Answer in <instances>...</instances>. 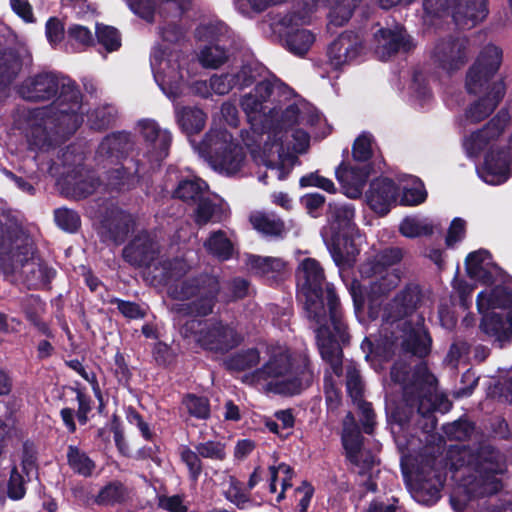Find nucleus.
Returning <instances> with one entry per match:
<instances>
[{
  "instance_id": "1",
  "label": "nucleus",
  "mask_w": 512,
  "mask_h": 512,
  "mask_svg": "<svg viewBox=\"0 0 512 512\" xmlns=\"http://www.w3.org/2000/svg\"><path fill=\"white\" fill-rule=\"evenodd\" d=\"M58 93L49 107L31 112L27 139L30 146L44 150L52 145L48 129L66 136L74 133L83 122L81 94L68 77L54 73H40L27 78L19 88V94L29 101H44Z\"/></svg>"
},
{
  "instance_id": "2",
  "label": "nucleus",
  "mask_w": 512,
  "mask_h": 512,
  "mask_svg": "<svg viewBox=\"0 0 512 512\" xmlns=\"http://www.w3.org/2000/svg\"><path fill=\"white\" fill-rule=\"evenodd\" d=\"M447 458L451 469L460 471L462 486L472 496H486L497 493L502 483L497 475L507 470L504 455L489 445L471 448L464 444L450 446Z\"/></svg>"
},
{
  "instance_id": "3",
  "label": "nucleus",
  "mask_w": 512,
  "mask_h": 512,
  "mask_svg": "<svg viewBox=\"0 0 512 512\" xmlns=\"http://www.w3.org/2000/svg\"><path fill=\"white\" fill-rule=\"evenodd\" d=\"M264 363L250 375L244 376L249 384L263 383L269 391L293 395L311 385L314 373L308 359L295 365L291 351L286 346L271 345L264 351Z\"/></svg>"
},
{
  "instance_id": "4",
  "label": "nucleus",
  "mask_w": 512,
  "mask_h": 512,
  "mask_svg": "<svg viewBox=\"0 0 512 512\" xmlns=\"http://www.w3.org/2000/svg\"><path fill=\"white\" fill-rule=\"evenodd\" d=\"M510 117L508 110H500L483 129L463 139V147L470 157L478 156L484 149H489L480 174L488 184L503 183L510 176L509 157L498 144L499 137L509 123Z\"/></svg>"
},
{
  "instance_id": "5",
  "label": "nucleus",
  "mask_w": 512,
  "mask_h": 512,
  "mask_svg": "<svg viewBox=\"0 0 512 512\" xmlns=\"http://www.w3.org/2000/svg\"><path fill=\"white\" fill-rule=\"evenodd\" d=\"M291 96L292 90L286 84L275 76H270L259 80L250 92L243 95L240 106L252 127H255L257 123L266 126L281 102L289 100ZM258 137L259 133L255 128H252L251 132H241V138L249 148L258 144Z\"/></svg>"
},
{
  "instance_id": "6",
  "label": "nucleus",
  "mask_w": 512,
  "mask_h": 512,
  "mask_svg": "<svg viewBox=\"0 0 512 512\" xmlns=\"http://www.w3.org/2000/svg\"><path fill=\"white\" fill-rule=\"evenodd\" d=\"M326 302L328 311H325V318L318 323L316 339L322 358L327 361L333 373L340 377L342 373V350L338 341L344 342L347 339L346 325L342 318L339 299L331 284H326Z\"/></svg>"
},
{
  "instance_id": "7",
  "label": "nucleus",
  "mask_w": 512,
  "mask_h": 512,
  "mask_svg": "<svg viewBox=\"0 0 512 512\" xmlns=\"http://www.w3.org/2000/svg\"><path fill=\"white\" fill-rule=\"evenodd\" d=\"M124 259L134 266L153 267L155 278L167 281L180 277L188 270L183 259L173 261L161 254L159 244L147 233L136 236L123 250Z\"/></svg>"
},
{
  "instance_id": "8",
  "label": "nucleus",
  "mask_w": 512,
  "mask_h": 512,
  "mask_svg": "<svg viewBox=\"0 0 512 512\" xmlns=\"http://www.w3.org/2000/svg\"><path fill=\"white\" fill-rule=\"evenodd\" d=\"M218 292L219 282L214 276L185 280L169 289L171 297L179 301L171 309L178 316L208 315L213 310Z\"/></svg>"
},
{
  "instance_id": "9",
  "label": "nucleus",
  "mask_w": 512,
  "mask_h": 512,
  "mask_svg": "<svg viewBox=\"0 0 512 512\" xmlns=\"http://www.w3.org/2000/svg\"><path fill=\"white\" fill-rule=\"evenodd\" d=\"M199 153L206 157L215 170L227 175H235L246 163V154L234 142L225 129H211L198 146Z\"/></svg>"
},
{
  "instance_id": "10",
  "label": "nucleus",
  "mask_w": 512,
  "mask_h": 512,
  "mask_svg": "<svg viewBox=\"0 0 512 512\" xmlns=\"http://www.w3.org/2000/svg\"><path fill=\"white\" fill-rule=\"evenodd\" d=\"M150 64L156 82L169 98H176L180 86L191 77L189 59L178 51L167 54L156 46L152 50Z\"/></svg>"
},
{
  "instance_id": "11",
  "label": "nucleus",
  "mask_w": 512,
  "mask_h": 512,
  "mask_svg": "<svg viewBox=\"0 0 512 512\" xmlns=\"http://www.w3.org/2000/svg\"><path fill=\"white\" fill-rule=\"evenodd\" d=\"M297 280L299 297L304 298V309L308 319L321 323L328 306L324 304L325 275L320 263L313 258L302 260L297 269Z\"/></svg>"
},
{
  "instance_id": "12",
  "label": "nucleus",
  "mask_w": 512,
  "mask_h": 512,
  "mask_svg": "<svg viewBox=\"0 0 512 512\" xmlns=\"http://www.w3.org/2000/svg\"><path fill=\"white\" fill-rule=\"evenodd\" d=\"M423 8L426 24L450 12L456 25L463 29L473 28L488 14L487 0H424Z\"/></svg>"
},
{
  "instance_id": "13",
  "label": "nucleus",
  "mask_w": 512,
  "mask_h": 512,
  "mask_svg": "<svg viewBox=\"0 0 512 512\" xmlns=\"http://www.w3.org/2000/svg\"><path fill=\"white\" fill-rule=\"evenodd\" d=\"M181 334L214 351H228L241 341L234 328L212 320L190 319L182 326Z\"/></svg>"
},
{
  "instance_id": "14",
  "label": "nucleus",
  "mask_w": 512,
  "mask_h": 512,
  "mask_svg": "<svg viewBox=\"0 0 512 512\" xmlns=\"http://www.w3.org/2000/svg\"><path fill=\"white\" fill-rule=\"evenodd\" d=\"M503 59L502 49L494 44L486 45L479 53L467 74L466 87L477 94L490 88L489 81L498 71Z\"/></svg>"
},
{
  "instance_id": "15",
  "label": "nucleus",
  "mask_w": 512,
  "mask_h": 512,
  "mask_svg": "<svg viewBox=\"0 0 512 512\" xmlns=\"http://www.w3.org/2000/svg\"><path fill=\"white\" fill-rule=\"evenodd\" d=\"M471 53L470 42L466 37H449L438 40L431 50L433 64L447 73L462 68Z\"/></svg>"
},
{
  "instance_id": "16",
  "label": "nucleus",
  "mask_w": 512,
  "mask_h": 512,
  "mask_svg": "<svg viewBox=\"0 0 512 512\" xmlns=\"http://www.w3.org/2000/svg\"><path fill=\"white\" fill-rule=\"evenodd\" d=\"M362 436L352 413H348L343 421L342 442L348 459L358 468L361 475L371 474L375 467L376 457L362 448Z\"/></svg>"
},
{
  "instance_id": "17",
  "label": "nucleus",
  "mask_w": 512,
  "mask_h": 512,
  "mask_svg": "<svg viewBox=\"0 0 512 512\" xmlns=\"http://www.w3.org/2000/svg\"><path fill=\"white\" fill-rule=\"evenodd\" d=\"M130 10L148 23L158 18H179L191 8V0H127Z\"/></svg>"
},
{
  "instance_id": "18",
  "label": "nucleus",
  "mask_w": 512,
  "mask_h": 512,
  "mask_svg": "<svg viewBox=\"0 0 512 512\" xmlns=\"http://www.w3.org/2000/svg\"><path fill=\"white\" fill-rule=\"evenodd\" d=\"M319 120L320 115L312 112L306 103L296 100L292 92L291 98L282 101L278 106V109L273 113V117H270L269 123L276 122L281 128H285L296 123L315 125Z\"/></svg>"
},
{
  "instance_id": "19",
  "label": "nucleus",
  "mask_w": 512,
  "mask_h": 512,
  "mask_svg": "<svg viewBox=\"0 0 512 512\" xmlns=\"http://www.w3.org/2000/svg\"><path fill=\"white\" fill-rule=\"evenodd\" d=\"M375 52L383 60L399 51H409L415 44L402 26L381 28L374 34Z\"/></svg>"
},
{
  "instance_id": "20",
  "label": "nucleus",
  "mask_w": 512,
  "mask_h": 512,
  "mask_svg": "<svg viewBox=\"0 0 512 512\" xmlns=\"http://www.w3.org/2000/svg\"><path fill=\"white\" fill-rule=\"evenodd\" d=\"M282 133H275L273 136L267 135L263 145V164L270 171L272 176L278 180H284L290 173V167L286 166L288 153L284 148Z\"/></svg>"
},
{
  "instance_id": "21",
  "label": "nucleus",
  "mask_w": 512,
  "mask_h": 512,
  "mask_svg": "<svg viewBox=\"0 0 512 512\" xmlns=\"http://www.w3.org/2000/svg\"><path fill=\"white\" fill-rule=\"evenodd\" d=\"M362 242L360 233H341L336 235L329 246L330 254L340 269L350 268L356 262Z\"/></svg>"
},
{
  "instance_id": "22",
  "label": "nucleus",
  "mask_w": 512,
  "mask_h": 512,
  "mask_svg": "<svg viewBox=\"0 0 512 512\" xmlns=\"http://www.w3.org/2000/svg\"><path fill=\"white\" fill-rule=\"evenodd\" d=\"M370 173L368 164L342 163L336 169V178L341 184L345 195L349 198H358L366 184Z\"/></svg>"
},
{
  "instance_id": "23",
  "label": "nucleus",
  "mask_w": 512,
  "mask_h": 512,
  "mask_svg": "<svg viewBox=\"0 0 512 512\" xmlns=\"http://www.w3.org/2000/svg\"><path fill=\"white\" fill-rule=\"evenodd\" d=\"M361 49L362 41L358 34L345 32L329 46V62L334 68H340L354 60Z\"/></svg>"
},
{
  "instance_id": "24",
  "label": "nucleus",
  "mask_w": 512,
  "mask_h": 512,
  "mask_svg": "<svg viewBox=\"0 0 512 512\" xmlns=\"http://www.w3.org/2000/svg\"><path fill=\"white\" fill-rule=\"evenodd\" d=\"M141 134L148 144L149 152L155 161L164 159L168 154L171 144V134L166 129H161L154 120L139 121Z\"/></svg>"
},
{
  "instance_id": "25",
  "label": "nucleus",
  "mask_w": 512,
  "mask_h": 512,
  "mask_svg": "<svg viewBox=\"0 0 512 512\" xmlns=\"http://www.w3.org/2000/svg\"><path fill=\"white\" fill-rule=\"evenodd\" d=\"M397 188L388 178H378L372 181L367 192V202L376 213L385 215L396 201Z\"/></svg>"
},
{
  "instance_id": "26",
  "label": "nucleus",
  "mask_w": 512,
  "mask_h": 512,
  "mask_svg": "<svg viewBox=\"0 0 512 512\" xmlns=\"http://www.w3.org/2000/svg\"><path fill=\"white\" fill-rule=\"evenodd\" d=\"M485 92H487V95L471 105L465 112L460 120L461 125L466 126L467 124L478 123L485 119L492 113L504 95V89L500 83L494 84Z\"/></svg>"
},
{
  "instance_id": "27",
  "label": "nucleus",
  "mask_w": 512,
  "mask_h": 512,
  "mask_svg": "<svg viewBox=\"0 0 512 512\" xmlns=\"http://www.w3.org/2000/svg\"><path fill=\"white\" fill-rule=\"evenodd\" d=\"M481 331L502 348L512 341V312L503 319L499 314H485L480 324Z\"/></svg>"
},
{
  "instance_id": "28",
  "label": "nucleus",
  "mask_w": 512,
  "mask_h": 512,
  "mask_svg": "<svg viewBox=\"0 0 512 512\" xmlns=\"http://www.w3.org/2000/svg\"><path fill=\"white\" fill-rule=\"evenodd\" d=\"M466 269L470 277L484 283L495 282V277L500 274V269L492 263L486 250L470 253L466 258Z\"/></svg>"
},
{
  "instance_id": "29",
  "label": "nucleus",
  "mask_w": 512,
  "mask_h": 512,
  "mask_svg": "<svg viewBox=\"0 0 512 512\" xmlns=\"http://www.w3.org/2000/svg\"><path fill=\"white\" fill-rule=\"evenodd\" d=\"M421 300V291L417 285H409L394 298L389 305L387 318L396 321L412 314Z\"/></svg>"
},
{
  "instance_id": "30",
  "label": "nucleus",
  "mask_w": 512,
  "mask_h": 512,
  "mask_svg": "<svg viewBox=\"0 0 512 512\" xmlns=\"http://www.w3.org/2000/svg\"><path fill=\"white\" fill-rule=\"evenodd\" d=\"M512 306V278L497 285L490 291H484L477 296V307L481 313L489 309L508 308Z\"/></svg>"
},
{
  "instance_id": "31",
  "label": "nucleus",
  "mask_w": 512,
  "mask_h": 512,
  "mask_svg": "<svg viewBox=\"0 0 512 512\" xmlns=\"http://www.w3.org/2000/svg\"><path fill=\"white\" fill-rule=\"evenodd\" d=\"M249 269L269 281H277L287 274V264L282 258L250 255L247 260Z\"/></svg>"
},
{
  "instance_id": "32",
  "label": "nucleus",
  "mask_w": 512,
  "mask_h": 512,
  "mask_svg": "<svg viewBox=\"0 0 512 512\" xmlns=\"http://www.w3.org/2000/svg\"><path fill=\"white\" fill-rule=\"evenodd\" d=\"M132 148V141L128 133L119 132L109 135L100 143L97 155L100 159L114 160L122 158Z\"/></svg>"
},
{
  "instance_id": "33",
  "label": "nucleus",
  "mask_w": 512,
  "mask_h": 512,
  "mask_svg": "<svg viewBox=\"0 0 512 512\" xmlns=\"http://www.w3.org/2000/svg\"><path fill=\"white\" fill-rule=\"evenodd\" d=\"M355 209L348 203H330L329 219L331 220V228L337 235L341 233H358V229L354 223Z\"/></svg>"
},
{
  "instance_id": "34",
  "label": "nucleus",
  "mask_w": 512,
  "mask_h": 512,
  "mask_svg": "<svg viewBox=\"0 0 512 512\" xmlns=\"http://www.w3.org/2000/svg\"><path fill=\"white\" fill-rule=\"evenodd\" d=\"M133 227L134 221L132 216L119 212L103 225L101 235L105 240H111L116 244H120L126 239Z\"/></svg>"
},
{
  "instance_id": "35",
  "label": "nucleus",
  "mask_w": 512,
  "mask_h": 512,
  "mask_svg": "<svg viewBox=\"0 0 512 512\" xmlns=\"http://www.w3.org/2000/svg\"><path fill=\"white\" fill-rule=\"evenodd\" d=\"M361 273L367 276H374L371 289L374 293L385 294L395 288L400 282V276L396 269H383L372 267V263L362 266Z\"/></svg>"
},
{
  "instance_id": "36",
  "label": "nucleus",
  "mask_w": 512,
  "mask_h": 512,
  "mask_svg": "<svg viewBox=\"0 0 512 512\" xmlns=\"http://www.w3.org/2000/svg\"><path fill=\"white\" fill-rule=\"evenodd\" d=\"M249 220L255 230L266 236L282 237L286 232L284 222L273 213L256 211Z\"/></svg>"
},
{
  "instance_id": "37",
  "label": "nucleus",
  "mask_w": 512,
  "mask_h": 512,
  "mask_svg": "<svg viewBox=\"0 0 512 512\" xmlns=\"http://www.w3.org/2000/svg\"><path fill=\"white\" fill-rule=\"evenodd\" d=\"M360 0H322V3H329L328 28L341 27L348 23Z\"/></svg>"
},
{
  "instance_id": "38",
  "label": "nucleus",
  "mask_w": 512,
  "mask_h": 512,
  "mask_svg": "<svg viewBox=\"0 0 512 512\" xmlns=\"http://www.w3.org/2000/svg\"><path fill=\"white\" fill-rule=\"evenodd\" d=\"M176 118L182 130L191 135L199 133L204 128L207 116L199 108L182 107L176 109Z\"/></svg>"
},
{
  "instance_id": "39",
  "label": "nucleus",
  "mask_w": 512,
  "mask_h": 512,
  "mask_svg": "<svg viewBox=\"0 0 512 512\" xmlns=\"http://www.w3.org/2000/svg\"><path fill=\"white\" fill-rule=\"evenodd\" d=\"M225 498L239 509H245L251 502L249 491L233 475H225L222 483Z\"/></svg>"
},
{
  "instance_id": "40",
  "label": "nucleus",
  "mask_w": 512,
  "mask_h": 512,
  "mask_svg": "<svg viewBox=\"0 0 512 512\" xmlns=\"http://www.w3.org/2000/svg\"><path fill=\"white\" fill-rule=\"evenodd\" d=\"M129 489L120 481H111L103 486L95 498L98 505H115L129 499Z\"/></svg>"
},
{
  "instance_id": "41",
  "label": "nucleus",
  "mask_w": 512,
  "mask_h": 512,
  "mask_svg": "<svg viewBox=\"0 0 512 512\" xmlns=\"http://www.w3.org/2000/svg\"><path fill=\"white\" fill-rule=\"evenodd\" d=\"M207 252L220 260H227L233 254V244L222 230L214 231L204 242Z\"/></svg>"
},
{
  "instance_id": "42",
  "label": "nucleus",
  "mask_w": 512,
  "mask_h": 512,
  "mask_svg": "<svg viewBox=\"0 0 512 512\" xmlns=\"http://www.w3.org/2000/svg\"><path fill=\"white\" fill-rule=\"evenodd\" d=\"M207 189L208 185L199 178L186 179L179 183L175 196L185 202H199Z\"/></svg>"
},
{
  "instance_id": "43",
  "label": "nucleus",
  "mask_w": 512,
  "mask_h": 512,
  "mask_svg": "<svg viewBox=\"0 0 512 512\" xmlns=\"http://www.w3.org/2000/svg\"><path fill=\"white\" fill-rule=\"evenodd\" d=\"M67 462L75 473L84 477L90 476L95 469L94 461L77 446H68Z\"/></svg>"
},
{
  "instance_id": "44",
  "label": "nucleus",
  "mask_w": 512,
  "mask_h": 512,
  "mask_svg": "<svg viewBox=\"0 0 512 512\" xmlns=\"http://www.w3.org/2000/svg\"><path fill=\"white\" fill-rule=\"evenodd\" d=\"M97 186L98 181L92 173H79L73 181L67 180V193L73 198L81 199L91 195Z\"/></svg>"
},
{
  "instance_id": "45",
  "label": "nucleus",
  "mask_w": 512,
  "mask_h": 512,
  "mask_svg": "<svg viewBox=\"0 0 512 512\" xmlns=\"http://www.w3.org/2000/svg\"><path fill=\"white\" fill-rule=\"evenodd\" d=\"M22 67L19 55L12 51H5L0 54V85L12 82Z\"/></svg>"
},
{
  "instance_id": "46",
  "label": "nucleus",
  "mask_w": 512,
  "mask_h": 512,
  "mask_svg": "<svg viewBox=\"0 0 512 512\" xmlns=\"http://www.w3.org/2000/svg\"><path fill=\"white\" fill-rule=\"evenodd\" d=\"M183 14L179 18H159L158 35L168 43L181 41L186 33V27L180 24Z\"/></svg>"
},
{
  "instance_id": "47",
  "label": "nucleus",
  "mask_w": 512,
  "mask_h": 512,
  "mask_svg": "<svg viewBox=\"0 0 512 512\" xmlns=\"http://www.w3.org/2000/svg\"><path fill=\"white\" fill-rule=\"evenodd\" d=\"M405 181L406 184L402 186L401 204L414 206L424 202L427 194L423 183L418 178L412 176L406 177Z\"/></svg>"
},
{
  "instance_id": "48",
  "label": "nucleus",
  "mask_w": 512,
  "mask_h": 512,
  "mask_svg": "<svg viewBox=\"0 0 512 512\" xmlns=\"http://www.w3.org/2000/svg\"><path fill=\"white\" fill-rule=\"evenodd\" d=\"M400 232L408 238L427 236L433 233V224L427 218L407 217L400 224Z\"/></svg>"
},
{
  "instance_id": "49",
  "label": "nucleus",
  "mask_w": 512,
  "mask_h": 512,
  "mask_svg": "<svg viewBox=\"0 0 512 512\" xmlns=\"http://www.w3.org/2000/svg\"><path fill=\"white\" fill-rule=\"evenodd\" d=\"M404 345L412 354L424 357L430 351L431 338L424 329L418 328L417 330H413L405 340Z\"/></svg>"
},
{
  "instance_id": "50",
  "label": "nucleus",
  "mask_w": 512,
  "mask_h": 512,
  "mask_svg": "<svg viewBox=\"0 0 512 512\" xmlns=\"http://www.w3.org/2000/svg\"><path fill=\"white\" fill-rule=\"evenodd\" d=\"M222 219V209L219 205L209 200L202 199L194 212L195 222L202 226L210 221L219 222Z\"/></svg>"
},
{
  "instance_id": "51",
  "label": "nucleus",
  "mask_w": 512,
  "mask_h": 512,
  "mask_svg": "<svg viewBox=\"0 0 512 512\" xmlns=\"http://www.w3.org/2000/svg\"><path fill=\"white\" fill-rule=\"evenodd\" d=\"M199 62L206 68H218L224 64L227 59V52L223 46L219 44L204 47L199 55Z\"/></svg>"
},
{
  "instance_id": "52",
  "label": "nucleus",
  "mask_w": 512,
  "mask_h": 512,
  "mask_svg": "<svg viewBox=\"0 0 512 512\" xmlns=\"http://www.w3.org/2000/svg\"><path fill=\"white\" fill-rule=\"evenodd\" d=\"M97 42L102 45L107 52H113L120 48L121 37L118 30L112 26L97 24L95 29Z\"/></svg>"
},
{
  "instance_id": "53",
  "label": "nucleus",
  "mask_w": 512,
  "mask_h": 512,
  "mask_svg": "<svg viewBox=\"0 0 512 512\" xmlns=\"http://www.w3.org/2000/svg\"><path fill=\"white\" fill-rule=\"evenodd\" d=\"M260 360L261 355L257 349H248L232 356L227 361V366L231 370L243 371L257 366Z\"/></svg>"
},
{
  "instance_id": "54",
  "label": "nucleus",
  "mask_w": 512,
  "mask_h": 512,
  "mask_svg": "<svg viewBox=\"0 0 512 512\" xmlns=\"http://www.w3.org/2000/svg\"><path fill=\"white\" fill-rule=\"evenodd\" d=\"M135 173L136 170L134 172H130L126 167L117 166L108 172L107 185L116 190L129 189L136 181Z\"/></svg>"
},
{
  "instance_id": "55",
  "label": "nucleus",
  "mask_w": 512,
  "mask_h": 512,
  "mask_svg": "<svg viewBox=\"0 0 512 512\" xmlns=\"http://www.w3.org/2000/svg\"><path fill=\"white\" fill-rule=\"evenodd\" d=\"M228 27L222 22L202 24L196 29V37L200 40L218 41L225 43L228 37Z\"/></svg>"
},
{
  "instance_id": "56",
  "label": "nucleus",
  "mask_w": 512,
  "mask_h": 512,
  "mask_svg": "<svg viewBox=\"0 0 512 512\" xmlns=\"http://www.w3.org/2000/svg\"><path fill=\"white\" fill-rule=\"evenodd\" d=\"M445 435L450 440L464 441L470 439L475 432L474 425L466 419H459L443 427Z\"/></svg>"
},
{
  "instance_id": "57",
  "label": "nucleus",
  "mask_w": 512,
  "mask_h": 512,
  "mask_svg": "<svg viewBox=\"0 0 512 512\" xmlns=\"http://www.w3.org/2000/svg\"><path fill=\"white\" fill-rule=\"evenodd\" d=\"M373 153V137L369 133H362L356 138L352 147L353 159L359 164H367Z\"/></svg>"
},
{
  "instance_id": "58",
  "label": "nucleus",
  "mask_w": 512,
  "mask_h": 512,
  "mask_svg": "<svg viewBox=\"0 0 512 512\" xmlns=\"http://www.w3.org/2000/svg\"><path fill=\"white\" fill-rule=\"evenodd\" d=\"M288 0H235L236 9L244 16H249L251 12L262 13L265 10L282 5Z\"/></svg>"
},
{
  "instance_id": "59",
  "label": "nucleus",
  "mask_w": 512,
  "mask_h": 512,
  "mask_svg": "<svg viewBox=\"0 0 512 512\" xmlns=\"http://www.w3.org/2000/svg\"><path fill=\"white\" fill-rule=\"evenodd\" d=\"M346 388L354 403L362 400L364 384L359 370L353 364L346 368Z\"/></svg>"
},
{
  "instance_id": "60",
  "label": "nucleus",
  "mask_w": 512,
  "mask_h": 512,
  "mask_svg": "<svg viewBox=\"0 0 512 512\" xmlns=\"http://www.w3.org/2000/svg\"><path fill=\"white\" fill-rule=\"evenodd\" d=\"M440 481L437 484L421 483L413 491V498L424 505H433L440 499Z\"/></svg>"
},
{
  "instance_id": "61",
  "label": "nucleus",
  "mask_w": 512,
  "mask_h": 512,
  "mask_svg": "<svg viewBox=\"0 0 512 512\" xmlns=\"http://www.w3.org/2000/svg\"><path fill=\"white\" fill-rule=\"evenodd\" d=\"M116 117V110L112 106L97 108L88 115V122L92 129L101 130L111 125Z\"/></svg>"
},
{
  "instance_id": "62",
  "label": "nucleus",
  "mask_w": 512,
  "mask_h": 512,
  "mask_svg": "<svg viewBox=\"0 0 512 512\" xmlns=\"http://www.w3.org/2000/svg\"><path fill=\"white\" fill-rule=\"evenodd\" d=\"M180 456L188 468L190 479L196 482L203 469L200 455L188 446H183L180 450Z\"/></svg>"
},
{
  "instance_id": "63",
  "label": "nucleus",
  "mask_w": 512,
  "mask_h": 512,
  "mask_svg": "<svg viewBox=\"0 0 512 512\" xmlns=\"http://www.w3.org/2000/svg\"><path fill=\"white\" fill-rule=\"evenodd\" d=\"M184 405L186 406L189 414L198 419H207L210 415L209 401L205 397L188 395L184 399Z\"/></svg>"
},
{
  "instance_id": "64",
  "label": "nucleus",
  "mask_w": 512,
  "mask_h": 512,
  "mask_svg": "<svg viewBox=\"0 0 512 512\" xmlns=\"http://www.w3.org/2000/svg\"><path fill=\"white\" fill-rule=\"evenodd\" d=\"M195 450L203 458L222 461L226 457L225 445L218 441L198 443Z\"/></svg>"
}]
</instances>
